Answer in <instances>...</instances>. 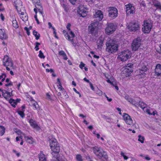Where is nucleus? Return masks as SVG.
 <instances>
[{
  "instance_id": "f257e3e1",
  "label": "nucleus",
  "mask_w": 161,
  "mask_h": 161,
  "mask_svg": "<svg viewBox=\"0 0 161 161\" xmlns=\"http://www.w3.org/2000/svg\"><path fill=\"white\" fill-rule=\"evenodd\" d=\"M109 40L106 44V51L110 53H114L118 50L119 46L115 41L109 39Z\"/></svg>"
},
{
  "instance_id": "f03ea898",
  "label": "nucleus",
  "mask_w": 161,
  "mask_h": 161,
  "mask_svg": "<svg viewBox=\"0 0 161 161\" xmlns=\"http://www.w3.org/2000/svg\"><path fill=\"white\" fill-rule=\"evenodd\" d=\"M131 53L128 49L122 50L118 54L117 58L119 61L125 62L129 59L131 57Z\"/></svg>"
},
{
  "instance_id": "7ed1b4c3",
  "label": "nucleus",
  "mask_w": 161,
  "mask_h": 161,
  "mask_svg": "<svg viewBox=\"0 0 161 161\" xmlns=\"http://www.w3.org/2000/svg\"><path fill=\"white\" fill-rule=\"evenodd\" d=\"M153 24L149 20H145L142 25V31L145 34L149 33L152 28Z\"/></svg>"
},
{
  "instance_id": "20e7f679",
  "label": "nucleus",
  "mask_w": 161,
  "mask_h": 161,
  "mask_svg": "<svg viewBox=\"0 0 161 161\" xmlns=\"http://www.w3.org/2000/svg\"><path fill=\"white\" fill-rule=\"evenodd\" d=\"M94 153L99 158L103 157L105 158L107 157L106 153L100 147H95L92 149Z\"/></svg>"
},
{
  "instance_id": "39448f33",
  "label": "nucleus",
  "mask_w": 161,
  "mask_h": 161,
  "mask_svg": "<svg viewBox=\"0 0 161 161\" xmlns=\"http://www.w3.org/2000/svg\"><path fill=\"white\" fill-rule=\"evenodd\" d=\"M133 64L131 63L127 64L125 66L124 69L122 70V74H124L126 77L130 76L131 73L133 71Z\"/></svg>"
},
{
  "instance_id": "423d86ee",
  "label": "nucleus",
  "mask_w": 161,
  "mask_h": 161,
  "mask_svg": "<svg viewBox=\"0 0 161 161\" xmlns=\"http://www.w3.org/2000/svg\"><path fill=\"white\" fill-rule=\"evenodd\" d=\"M141 39L140 37H137L133 41L131 44L132 50L136 51L137 50L141 44Z\"/></svg>"
},
{
  "instance_id": "0eeeda50",
  "label": "nucleus",
  "mask_w": 161,
  "mask_h": 161,
  "mask_svg": "<svg viewBox=\"0 0 161 161\" xmlns=\"http://www.w3.org/2000/svg\"><path fill=\"white\" fill-rule=\"evenodd\" d=\"M88 8L84 5H80L78 8L77 12L78 14L82 17H86L88 13Z\"/></svg>"
},
{
  "instance_id": "6e6552de",
  "label": "nucleus",
  "mask_w": 161,
  "mask_h": 161,
  "mask_svg": "<svg viewBox=\"0 0 161 161\" xmlns=\"http://www.w3.org/2000/svg\"><path fill=\"white\" fill-rule=\"evenodd\" d=\"M108 16L111 19H114L118 15V11L116 8L113 7H109L108 8Z\"/></svg>"
},
{
  "instance_id": "1a4fd4ad",
  "label": "nucleus",
  "mask_w": 161,
  "mask_h": 161,
  "mask_svg": "<svg viewBox=\"0 0 161 161\" xmlns=\"http://www.w3.org/2000/svg\"><path fill=\"white\" fill-rule=\"evenodd\" d=\"M116 25L113 23L108 24L105 29V32L108 35L114 33L116 29Z\"/></svg>"
},
{
  "instance_id": "9d476101",
  "label": "nucleus",
  "mask_w": 161,
  "mask_h": 161,
  "mask_svg": "<svg viewBox=\"0 0 161 161\" xmlns=\"http://www.w3.org/2000/svg\"><path fill=\"white\" fill-rule=\"evenodd\" d=\"M98 23L97 22L92 23L89 26V31L92 34L95 35L98 31Z\"/></svg>"
},
{
  "instance_id": "9b49d317",
  "label": "nucleus",
  "mask_w": 161,
  "mask_h": 161,
  "mask_svg": "<svg viewBox=\"0 0 161 161\" xmlns=\"http://www.w3.org/2000/svg\"><path fill=\"white\" fill-rule=\"evenodd\" d=\"M128 27L130 31H135L139 29V25L137 22L133 21L129 23Z\"/></svg>"
},
{
  "instance_id": "f8f14e48",
  "label": "nucleus",
  "mask_w": 161,
  "mask_h": 161,
  "mask_svg": "<svg viewBox=\"0 0 161 161\" xmlns=\"http://www.w3.org/2000/svg\"><path fill=\"white\" fill-rule=\"evenodd\" d=\"M63 33L64 34V36L66 39L70 41L72 44L74 43V41L73 38L75 37V34L72 31H69V33L70 35L71 36L66 33L65 30H63Z\"/></svg>"
},
{
  "instance_id": "ddd939ff",
  "label": "nucleus",
  "mask_w": 161,
  "mask_h": 161,
  "mask_svg": "<svg viewBox=\"0 0 161 161\" xmlns=\"http://www.w3.org/2000/svg\"><path fill=\"white\" fill-rule=\"evenodd\" d=\"M126 13L127 15L133 14L135 12V8L132 4L129 3L125 5Z\"/></svg>"
},
{
  "instance_id": "4468645a",
  "label": "nucleus",
  "mask_w": 161,
  "mask_h": 161,
  "mask_svg": "<svg viewBox=\"0 0 161 161\" xmlns=\"http://www.w3.org/2000/svg\"><path fill=\"white\" fill-rule=\"evenodd\" d=\"M122 117L125 122L128 125H133V121L130 116L126 113H123Z\"/></svg>"
},
{
  "instance_id": "2eb2a0df",
  "label": "nucleus",
  "mask_w": 161,
  "mask_h": 161,
  "mask_svg": "<svg viewBox=\"0 0 161 161\" xmlns=\"http://www.w3.org/2000/svg\"><path fill=\"white\" fill-rule=\"evenodd\" d=\"M3 63L4 65L5 66H13V63L11 60L8 56H4L3 60Z\"/></svg>"
},
{
  "instance_id": "dca6fc26",
  "label": "nucleus",
  "mask_w": 161,
  "mask_h": 161,
  "mask_svg": "<svg viewBox=\"0 0 161 161\" xmlns=\"http://www.w3.org/2000/svg\"><path fill=\"white\" fill-rule=\"evenodd\" d=\"M14 5L17 11H20L22 9L24 11L23 8H22V2L20 0H14Z\"/></svg>"
},
{
  "instance_id": "f3484780",
  "label": "nucleus",
  "mask_w": 161,
  "mask_h": 161,
  "mask_svg": "<svg viewBox=\"0 0 161 161\" xmlns=\"http://www.w3.org/2000/svg\"><path fill=\"white\" fill-rule=\"evenodd\" d=\"M50 146L51 149H54L53 147L54 146H57V145H59V144L58 143L56 139L54 138H52L49 140ZM55 150V149H53Z\"/></svg>"
},
{
  "instance_id": "a211bd4d",
  "label": "nucleus",
  "mask_w": 161,
  "mask_h": 161,
  "mask_svg": "<svg viewBox=\"0 0 161 161\" xmlns=\"http://www.w3.org/2000/svg\"><path fill=\"white\" fill-rule=\"evenodd\" d=\"M2 95L3 97L5 98L7 100H9V98L12 96V92H9L7 91L3 90L2 91Z\"/></svg>"
},
{
  "instance_id": "6ab92c4d",
  "label": "nucleus",
  "mask_w": 161,
  "mask_h": 161,
  "mask_svg": "<svg viewBox=\"0 0 161 161\" xmlns=\"http://www.w3.org/2000/svg\"><path fill=\"white\" fill-rule=\"evenodd\" d=\"M8 38V36L5 33L4 29H0V39L4 40H6Z\"/></svg>"
},
{
  "instance_id": "aec40b11",
  "label": "nucleus",
  "mask_w": 161,
  "mask_h": 161,
  "mask_svg": "<svg viewBox=\"0 0 161 161\" xmlns=\"http://www.w3.org/2000/svg\"><path fill=\"white\" fill-rule=\"evenodd\" d=\"M105 78L106 79V81L108 83H110L112 85H114L113 82H114V79L113 77L109 75L108 74H104Z\"/></svg>"
},
{
  "instance_id": "412c9836",
  "label": "nucleus",
  "mask_w": 161,
  "mask_h": 161,
  "mask_svg": "<svg viewBox=\"0 0 161 161\" xmlns=\"http://www.w3.org/2000/svg\"><path fill=\"white\" fill-rule=\"evenodd\" d=\"M94 16L96 18H98L99 20H102L103 17V13L101 10H98L95 12Z\"/></svg>"
},
{
  "instance_id": "4be33fe9",
  "label": "nucleus",
  "mask_w": 161,
  "mask_h": 161,
  "mask_svg": "<svg viewBox=\"0 0 161 161\" xmlns=\"http://www.w3.org/2000/svg\"><path fill=\"white\" fill-rule=\"evenodd\" d=\"M22 9L20 11H18L19 14L20 15V17L23 21H25L28 20V16L24 12L21 11Z\"/></svg>"
},
{
  "instance_id": "5701e85b",
  "label": "nucleus",
  "mask_w": 161,
  "mask_h": 161,
  "mask_svg": "<svg viewBox=\"0 0 161 161\" xmlns=\"http://www.w3.org/2000/svg\"><path fill=\"white\" fill-rule=\"evenodd\" d=\"M155 74L158 76L161 75V65L159 64H157L155 69Z\"/></svg>"
},
{
  "instance_id": "b1692460",
  "label": "nucleus",
  "mask_w": 161,
  "mask_h": 161,
  "mask_svg": "<svg viewBox=\"0 0 161 161\" xmlns=\"http://www.w3.org/2000/svg\"><path fill=\"white\" fill-rule=\"evenodd\" d=\"M103 39L102 37H100L97 41V44L98 49L101 48L103 45Z\"/></svg>"
},
{
  "instance_id": "393cba45",
  "label": "nucleus",
  "mask_w": 161,
  "mask_h": 161,
  "mask_svg": "<svg viewBox=\"0 0 161 161\" xmlns=\"http://www.w3.org/2000/svg\"><path fill=\"white\" fill-rule=\"evenodd\" d=\"M20 100L19 99H17L16 100H15L11 98L9 100V102L13 107L15 108L16 105L17 104L18 102H19Z\"/></svg>"
},
{
  "instance_id": "a878e982",
  "label": "nucleus",
  "mask_w": 161,
  "mask_h": 161,
  "mask_svg": "<svg viewBox=\"0 0 161 161\" xmlns=\"http://www.w3.org/2000/svg\"><path fill=\"white\" fill-rule=\"evenodd\" d=\"M30 125L33 128H37L38 126L36 124V121L32 119H30L29 121Z\"/></svg>"
},
{
  "instance_id": "bb28decb",
  "label": "nucleus",
  "mask_w": 161,
  "mask_h": 161,
  "mask_svg": "<svg viewBox=\"0 0 161 161\" xmlns=\"http://www.w3.org/2000/svg\"><path fill=\"white\" fill-rule=\"evenodd\" d=\"M39 161H47L45 155L41 151L39 154Z\"/></svg>"
},
{
  "instance_id": "cd10ccee",
  "label": "nucleus",
  "mask_w": 161,
  "mask_h": 161,
  "mask_svg": "<svg viewBox=\"0 0 161 161\" xmlns=\"http://www.w3.org/2000/svg\"><path fill=\"white\" fill-rule=\"evenodd\" d=\"M24 138L25 141L30 144H32L34 142L33 139L31 137H29L25 136Z\"/></svg>"
},
{
  "instance_id": "c85d7f7f",
  "label": "nucleus",
  "mask_w": 161,
  "mask_h": 161,
  "mask_svg": "<svg viewBox=\"0 0 161 161\" xmlns=\"http://www.w3.org/2000/svg\"><path fill=\"white\" fill-rule=\"evenodd\" d=\"M31 101V103H32V106L34 107L33 109L34 110L37 109L39 108V105L33 99H32Z\"/></svg>"
},
{
  "instance_id": "c756f323",
  "label": "nucleus",
  "mask_w": 161,
  "mask_h": 161,
  "mask_svg": "<svg viewBox=\"0 0 161 161\" xmlns=\"http://www.w3.org/2000/svg\"><path fill=\"white\" fill-rule=\"evenodd\" d=\"M33 3H35L36 7L39 10H40V9L39 8L38 6L41 7L42 8L41 4L39 0H32Z\"/></svg>"
},
{
  "instance_id": "7c9ffc66",
  "label": "nucleus",
  "mask_w": 161,
  "mask_h": 161,
  "mask_svg": "<svg viewBox=\"0 0 161 161\" xmlns=\"http://www.w3.org/2000/svg\"><path fill=\"white\" fill-rule=\"evenodd\" d=\"M147 68L146 66H144L143 67H142V68L141 69H140L138 70V71L140 73V74H139L140 75H143V74H144V72H146L147 70Z\"/></svg>"
},
{
  "instance_id": "2f4dec72",
  "label": "nucleus",
  "mask_w": 161,
  "mask_h": 161,
  "mask_svg": "<svg viewBox=\"0 0 161 161\" xmlns=\"http://www.w3.org/2000/svg\"><path fill=\"white\" fill-rule=\"evenodd\" d=\"M54 148L53 149H55V150H53V149H51L52 151H53V152L56 153H58L60 151V148L59 145H57V146H54L53 147Z\"/></svg>"
},
{
  "instance_id": "473e14b6",
  "label": "nucleus",
  "mask_w": 161,
  "mask_h": 161,
  "mask_svg": "<svg viewBox=\"0 0 161 161\" xmlns=\"http://www.w3.org/2000/svg\"><path fill=\"white\" fill-rule=\"evenodd\" d=\"M14 131L19 136H21V135H23V136H25V134L23 133L22 132H21V131L20 130H19L18 129H14Z\"/></svg>"
},
{
  "instance_id": "72a5a7b5",
  "label": "nucleus",
  "mask_w": 161,
  "mask_h": 161,
  "mask_svg": "<svg viewBox=\"0 0 161 161\" xmlns=\"http://www.w3.org/2000/svg\"><path fill=\"white\" fill-rule=\"evenodd\" d=\"M128 101L132 104L135 105V106H137L138 105V102H136L130 97Z\"/></svg>"
},
{
  "instance_id": "f704fd0d",
  "label": "nucleus",
  "mask_w": 161,
  "mask_h": 161,
  "mask_svg": "<svg viewBox=\"0 0 161 161\" xmlns=\"http://www.w3.org/2000/svg\"><path fill=\"white\" fill-rule=\"evenodd\" d=\"M33 35L35 36L36 37V39L37 40L39 39L40 37V34L38 33L37 31H36L35 30H34L33 31Z\"/></svg>"
},
{
  "instance_id": "c9c22d12",
  "label": "nucleus",
  "mask_w": 161,
  "mask_h": 161,
  "mask_svg": "<svg viewBox=\"0 0 161 161\" xmlns=\"http://www.w3.org/2000/svg\"><path fill=\"white\" fill-rule=\"evenodd\" d=\"M157 8V9H158L161 10V4L158 1H157L154 5Z\"/></svg>"
},
{
  "instance_id": "e433bc0d",
  "label": "nucleus",
  "mask_w": 161,
  "mask_h": 161,
  "mask_svg": "<svg viewBox=\"0 0 161 161\" xmlns=\"http://www.w3.org/2000/svg\"><path fill=\"white\" fill-rule=\"evenodd\" d=\"M138 141L142 143H144L145 140V138L143 136H141V135H139L138 136Z\"/></svg>"
},
{
  "instance_id": "4c0bfd02",
  "label": "nucleus",
  "mask_w": 161,
  "mask_h": 161,
  "mask_svg": "<svg viewBox=\"0 0 161 161\" xmlns=\"http://www.w3.org/2000/svg\"><path fill=\"white\" fill-rule=\"evenodd\" d=\"M138 105H139V106L143 109L145 108L147 106L146 104L142 101L139 102V103H138Z\"/></svg>"
},
{
  "instance_id": "58836bf2",
  "label": "nucleus",
  "mask_w": 161,
  "mask_h": 161,
  "mask_svg": "<svg viewBox=\"0 0 161 161\" xmlns=\"http://www.w3.org/2000/svg\"><path fill=\"white\" fill-rule=\"evenodd\" d=\"M6 82L7 83L5 84V86H10L13 85L12 82L10 81V80L8 78L6 79Z\"/></svg>"
},
{
  "instance_id": "ea45409f",
  "label": "nucleus",
  "mask_w": 161,
  "mask_h": 161,
  "mask_svg": "<svg viewBox=\"0 0 161 161\" xmlns=\"http://www.w3.org/2000/svg\"><path fill=\"white\" fill-rule=\"evenodd\" d=\"M5 129L4 126H0V135L3 136L5 133Z\"/></svg>"
},
{
  "instance_id": "a19ab883",
  "label": "nucleus",
  "mask_w": 161,
  "mask_h": 161,
  "mask_svg": "<svg viewBox=\"0 0 161 161\" xmlns=\"http://www.w3.org/2000/svg\"><path fill=\"white\" fill-rule=\"evenodd\" d=\"M13 26L15 28H17L18 27V25L17 21L15 19L13 20L12 21Z\"/></svg>"
},
{
  "instance_id": "79ce46f5",
  "label": "nucleus",
  "mask_w": 161,
  "mask_h": 161,
  "mask_svg": "<svg viewBox=\"0 0 161 161\" xmlns=\"http://www.w3.org/2000/svg\"><path fill=\"white\" fill-rule=\"evenodd\" d=\"M24 111H17L18 114L22 118H24L25 117V114L24 113Z\"/></svg>"
},
{
  "instance_id": "37998d69",
  "label": "nucleus",
  "mask_w": 161,
  "mask_h": 161,
  "mask_svg": "<svg viewBox=\"0 0 161 161\" xmlns=\"http://www.w3.org/2000/svg\"><path fill=\"white\" fill-rule=\"evenodd\" d=\"M76 158L77 161H82V159L81 156L80 154H77L76 155Z\"/></svg>"
},
{
  "instance_id": "c03bdc74",
  "label": "nucleus",
  "mask_w": 161,
  "mask_h": 161,
  "mask_svg": "<svg viewBox=\"0 0 161 161\" xmlns=\"http://www.w3.org/2000/svg\"><path fill=\"white\" fill-rule=\"evenodd\" d=\"M6 76L5 74H2L1 75H0V80H1V81L3 82L5 80Z\"/></svg>"
},
{
  "instance_id": "a18cd8bd",
  "label": "nucleus",
  "mask_w": 161,
  "mask_h": 161,
  "mask_svg": "<svg viewBox=\"0 0 161 161\" xmlns=\"http://www.w3.org/2000/svg\"><path fill=\"white\" fill-rule=\"evenodd\" d=\"M38 56L40 58H45V56H44L43 53L41 51H39V54L38 55Z\"/></svg>"
},
{
  "instance_id": "49530a36",
  "label": "nucleus",
  "mask_w": 161,
  "mask_h": 161,
  "mask_svg": "<svg viewBox=\"0 0 161 161\" xmlns=\"http://www.w3.org/2000/svg\"><path fill=\"white\" fill-rule=\"evenodd\" d=\"M149 3L153 5H154V3H156L157 1L156 0H147Z\"/></svg>"
},
{
  "instance_id": "de8ad7c7",
  "label": "nucleus",
  "mask_w": 161,
  "mask_h": 161,
  "mask_svg": "<svg viewBox=\"0 0 161 161\" xmlns=\"http://www.w3.org/2000/svg\"><path fill=\"white\" fill-rule=\"evenodd\" d=\"M40 45V43L38 42H36V46L35 47V49L36 51H37L39 50V48H38V47Z\"/></svg>"
},
{
  "instance_id": "09e8293b",
  "label": "nucleus",
  "mask_w": 161,
  "mask_h": 161,
  "mask_svg": "<svg viewBox=\"0 0 161 161\" xmlns=\"http://www.w3.org/2000/svg\"><path fill=\"white\" fill-rule=\"evenodd\" d=\"M120 155L123 157L124 159L127 160L128 159V157L125 155V153L122 152L120 153Z\"/></svg>"
},
{
  "instance_id": "8fccbe9b",
  "label": "nucleus",
  "mask_w": 161,
  "mask_h": 161,
  "mask_svg": "<svg viewBox=\"0 0 161 161\" xmlns=\"http://www.w3.org/2000/svg\"><path fill=\"white\" fill-rule=\"evenodd\" d=\"M97 93L100 96L102 95L103 94V92L101 90L98 89L97 91Z\"/></svg>"
},
{
  "instance_id": "3c124183",
  "label": "nucleus",
  "mask_w": 161,
  "mask_h": 161,
  "mask_svg": "<svg viewBox=\"0 0 161 161\" xmlns=\"http://www.w3.org/2000/svg\"><path fill=\"white\" fill-rule=\"evenodd\" d=\"M24 29L25 31H26L27 34L29 36L30 35V32L29 31V29L27 27H25L24 28Z\"/></svg>"
},
{
  "instance_id": "603ef678",
  "label": "nucleus",
  "mask_w": 161,
  "mask_h": 161,
  "mask_svg": "<svg viewBox=\"0 0 161 161\" xmlns=\"http://www.w3.org/2000/svg\"><path fill=\"white\" fill-rule=\"evenodd\" d=\"M85 66V64L83 63L82 62H81L80 63V64L79 65L81 69H83V67H84Z\"/></svg>"
},
{
  "instance_id": "864d4df0",
  "label": "nucleus",
  "mask_w": 161,
  "mask_h": 161,
  "mask_svg": "<svg viewBox=\"0 0 161 161\" xmlns=\"http://www.w3.org/2000/svg\"><path fill=\"white\" fill-rule=\"evenodd\" d=\"M57 80L58 82V84H57V86H60L61 85V84L60 82V79L59 78H58L57 79Z\"/></svg>"
},
{
  "instance_id": "5fc2aeb1",
  "label": "nucleus",
  "mask_w": 161,
  "mask_h": 161,
  "mask_svg": "<svg viewBox=\"0 0 161 161\" xmlns=\"http://www.w3.org/2000/svg\"><path fill=\"white\" fill-rule=\"evenodd\" d=\"M58 87L60 91H64V89L62 87V85L60 86H58Z\"/></svg>"
},
{
  "instance_id": "6e6d98bb",
  "label": "nucleus",
  "mask_w": 161,
  "mask_h": 161,
  "mask_svg": "<svg viewBox=\"0 0 161 161\" xmlns=\"http://www.w3.org/2000/svg\"><path fill=\"white\" fill-rule=\"evenodd\" d=\"M140 5L141 7H145L146 6V4L144 1H142V2L140 3Z\"/></svg>"
},
{
  "instance_id": "4d7b16f0",
  "label": "nucleus",
  "mask_w": 161,
  "mask_h": 161,
  "mask_svg": "<svg viewBox=\"0 0 161 161\" xmlns=\"http://www.w3.org/2000/svg\"><path fill=\"white\" fill-rule=\"evenodd\" d=\"M104 94L105 96L106 97V98H107L108 101L109 102H111L112 100V98H109L108 97V96L106 95L105 93H104Z\"/></svg>"
},
{
  "instance_id": "13d9d810",
  "label": "nucleus",
  "mask_w": 161,
  "mask_h": 161,
  "mask_svg": "<svg viewBox=\"0 0 161 161\" xmlns=\"http://www.w3.org/2000/svg\"><path fill=\"white\" fill-rule=\"evenodd\" d=\"M46 97L47 98V99H51V95L49 94V93H46Z\"/></svg>"
},
{
  "instance_id": "bf43d9fd",
  "label": "nucleus",
  "mask_w": 161,
  "mask_h": 161,
  "mask_svg": "<svg viewBox=\"0 0 161 161\" xmlns=\"http://www.w3.org/2000/svg\"><path fill=\"white\" fill-rule=\"evenodd\" d=\"M70 26H71V24L69 23L68 24V25L66 26V28H67V29L69 30V31H70Z\"/></svg>"
},
{
  "instance_id": "052dcab7",
  "label": "nucleus",
  "mask_w": 161,
  "mask_h": 161,
  "mask_svg": "<svg viewBox=\"0 0 161 161\" xmlns=\"http://www.w3.org/2000/svg\"><path fill=\"white\" fill-rule=\"evenodd\" d=\"M59 53L60 55H62V56H64L65 54V52L63 51H60Z\"/></svg>"
},
{
  "instance_id": "680f3d73",
  "label": "nucleus",
  "mask_w": 161,
  "mask_h": 161,
  "mask_svg": "<svg viewBox=\"0 0 161 161\" xmlns=\"http://www.w3.org/2000/svg\"><path fill=\"white\" fill-rule=\"evenodd\" d=\"M144 158L145 159H146L147 160H150L151 159V158H150V157L147 155L145 156L144 157Z\"/></svg>"
},
{
  "instance_id": "e2e57ef3",
  "label": "nucleus",
  "mask_w": 161,
  "mask_h": 161,
  "mask_svg": "<svg viewBox=\"0 0 161 161\" xmlns=\"http://www.w3.org/2000/svg\"><path fill=\"white\" fill-rule=\"evenodd\" d=\"M146 112L149 114H152V113L151 112V111L148 109H146Z\"/></svg>"
},
{
  "instance_id": "0e129e2a",
  "label": "nucleus",
  "mask_w": 161,
  "mask_h": 161,
  "mask_svg": "<svg viewBox=\"0 0 161 161\" xmlns=\"http://www.w3.org/2000/svg\"><path fill=\"white\" fill-rule=\"evenodd\" d=\"M34 17H35V18L36 21L37 23V24H39L40 23V22H39V20H38V19L37 18V16L36 15Z\"/></svg>"
},
{
  "instance_id": "69168bd1",
  "label": "nucleus",
  "mask_w": 161,
  "mask_h": 161,
  "mask_svg": "<svg viewBox=\"0 0 161 161\" xmlns=\"http://www.w3.org/2000/svg\"><path fill=\"white\" fill-rule=\"evenodd\" d=\"M76 0H69V1L72 4H75Z\"/></svg>"
},
{
  "instance_id": "338daca9",
  "label": "nucleus",
  "mask_w": 161,
  "mask_h": 161,
  "mask_svg": "<svg viewBox=\"0 0 161 161\" xmlns=\"http://www.w3.org/2000/svg\"><path fill=\"white\" fill-rule=\"evenodd\" d=\"M0 17L2 20L3 21L4 20V18L3 14H0Z\"/></svg>"
},
{
  "instance_id": "774afa93",
  "label": "nucleus",
  "mask_w": 161,
  "mask_h": 161,
  "mask_svg": "<svg viewBox=\"0 0 161 161\" xmlns=\"http://www.w3.org/2000/svg\"><path fill=\"white\" fill-rule=\"evenodd\" d=\"M48 28H52V27H53L52 26V25L51 23L50 22H49L48 23Z\"/></svg>"
}]
</instances>
